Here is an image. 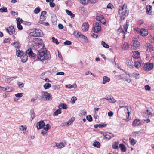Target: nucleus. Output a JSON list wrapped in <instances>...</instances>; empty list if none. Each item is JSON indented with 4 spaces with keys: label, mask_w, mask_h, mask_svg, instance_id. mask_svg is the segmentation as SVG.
Instances as JSON below:
<instances>
[{
    "label": "nucleus",
    "mask_w": 154,
    "mask_h": 154,
    "mask_svg": "<svg viewBox=\"0 0 154 154\" xmlns=\"http://www.w3.org/2000/svg\"><path fill=\"white\" fill-rule=\"evenodd\" d=\"M7 9L6 7H2L0 8V12L2 13L7 12Z\"/></svg>",
    "instance_id": "nucleus-39"
},
{
    "label": "nucleus",
    "mask_w": 154,
    "mask_h": 154,
    "mask_svg": "<svg viewBox=\"0 0 154 154\" xmlns=\"http://www.w3.org/2000/svg\"><path fill=\"white\" fill-rule=\"evenodd\" d=\"M51 86V84L49 83H45L44 85V88L45 89H48Z\"/></svg>",
    "instance_id": "nucleus-35"
},
{
    "label": "nucleus",
    "mask_w": 154,
    "mask_h": 154,
    "mask_svg": "<svg viewBox=\"0 0 154 154\" xmlns=\"http://www.w3.org/2000/svg\"><path fill=\"white\" fill-rule=\"evenodd\" d=\"M101 24L99 22H97L94 24L93 30L94 32L98 33L101 30Z\"/></svg>",
    "instance_id": "nucleus-4"
},
{
    "label": "nucleus",
    "mask_w": 154,
    "mask_h": 154,
    "mask_svg": "<svg viewBox=\"0 0 154 154\" xmlns=\"http://www.w3.org/2000/svg\"><path fill=\"white\" fill-rule=\"evenodd\" d=\"M153 65L152 63H147L144 65V68L145 70L149 71L153 68Z\"/></svg>",
    "instance_id": "nucleus-7"
},
{
    "label": "nucleus",
    "mask_w": 154,
    "mask_h": 154,
    "mask_svg": "<svg viewBox=\"0 0 154 154\" xmlns=\"http://www.w3.org/2000/svg\"><path fill=\"white\" fill-rule=\"evenodd\" d=\"M6 30L7 32L11 35L14 34L15 32L14 27L12 26L7 27L6 29Z\"/></svg>",
    "instance_id": "nucleus-8"
},
{
    "label": "nucleus",
    "mask_w": 154,
    "mask_h": 154,
    "mask_svg": "<svg viewBox=\"0 0 154 154\" xmlns=\"http://www.w3.org/2000/svg\"><path fill=\"white\" fill-rule=\"evenodd\" d=\"M104 16L100 14H97L96 17V19L98 21H100Z\"/></svg>",
    "instance_id": "nucleus-27"
},
{
    "label": "nucleus",
    "mask_w": 154,
    "mask_h": 154,
    "mask_svg": "<svg viewBox=\"0 0 154 154\" xmlns=\"http://www.w3.org/2000/svg\"><path fill=\"white\" fill-rule=\"evenodd\" d=\"M16 55L18 57H20L21 56V51H20L19 49H17V48L16 49Z\"/></svg>",
    "instance_id": "nucleus-50"
},
{
    "label": "nucleus",
    "mask_w": 154,
    "mask_h": 154,
    "mask_svg": "<svg viewBox=\"0 0 154 154\" xmlns=\"http://www.w3.org/2000/svg\"><path fill=\"white\" fill-rule=\"evenodd\" d=\"M105 138L108 139H109L114 137V135L113 134L109 132H107L106 134L105 135Z\"/></svg>",
    "instance_id": "nucleus-22"
},
{
    "label": "nucleus",
    "mask_w": 154,
    "mask_h": 154,
    "mask_svg": "<svg viewBox=\"0 0 154 154\" xmlns=\"http://www.w3.org/2000/svg\"><path fill=\"white\" fill-rule=\"evenodd\" d=\"M107 125L103 123H101L99 124H96L94 125V127L95 128H97L98 127L103 128L106 127Z\"/></svg>",
    "instance_id": "nucleus-25"
},
{
    "label": "nucleus",
    "mask_w": 154,
    "mask_h": 154,
    "mask_svg": "<svg viewBox=\"0 0 154 154\" xmlns=\"http://www.w3.org/2000/svg\"><path fill=\"white\" fill-rule=\"evenodd\" d=\"M81 33L77 31H75L74 32V35L77 37H79L81 35Z\"/></svg>",
    "instance_id": "nucleus-33"
},
{
    "label": "nucleus",
    "mask_w": 154,
    "mask_h": 154,
    "mask_svg": "<svg viewBox=\"0 0 154 154\" xmlns=\"http://www.w3.org/2000/svg\"><path fill=\"white\" fill-rule=\"evenodd\" d=\"M143 130H140L138 131H134L131 134V136L135 137L137 136H140L141 134V131Z\"/></svg>",
    "instance_id": "nucleus-16"
},
{
    "label": "nucleus",
    "mask_w": 154,
    "mask_h": 154,
    "mask_svg": "<svg viewBox=\"0 0 154 154\" xmlns=\"http://www.w3.org/2000/svg\"><path fill=\"white\" fill-rule=\"evenodd\" d=\"M47 14L46 11H43L41 12L39 20L45 21L46 18Z\"/></svg>",
    "instance_id": "nucleus-10"
},
{
    "label": "nucleus",
    "mask_w": 154,
    "mask_h": 154,
    "mask_svg": "<svg viewBox=\"0 0 154 154\" xmlns=\"http://www.w3.org/2000/svg\"><path fill=\"white\" fill-rule=\"evenodd\" d=\"M10 39L9 38H5L3 42L4 43H8L10 41Z\"/></svg>",
    "instance_id": "nucleus-63"
},
{
    "label": "nucleus",
    "mask_w": 154,
    "mask_h": 154,
    "mask_svg": "<svg viewBox=\"0 0 154 154\" xmlns=\"http://www.w3.org/2000/svg\"><path fill=\"white\" fill-rule=\"evenodd\" d=\"M101 45L103 47L106 48H108L109 47V45L103 41L101 42Z\"/></svg>",
    "instance_id": "nucleus-37"
},
{
    "label": "nucleus",
    "mask_w": 154,
    "mask_h": 154,
    "mask_svg": "<svg viewBox=\"0 0 154 154\" xmlns=\"http://www.w3.org/2000/svg\"><path fill=\"white\" fill-rule=\"evenodd\" d=\"M125 5H124L123 6H119V7L118 14L120 15V20L121 21H123L128 14V11L126 9H124Z\"/></svg>",
    "instance_id": "nucleus-2"
},
{
    "label": "nucleus",
    "mask_w": 154,
    "mask_h": 154,
    "mask_svg": "<svg viewBox=\"0 0 154 154\" xmlns=\"http://www.w3.org/2000/svg\"><path fill=\"white\" fill-rule=\"evenodd\" d=\"M64 43L65 45H69L72 44V42L70 41L66 40L64 42Z\"/></svg>",
    "instance_id": "nucleus-54"
},
{
    "label": "nucleus",
    "mask_w": 154,
    "mask_h": 154,
    "mask_svg": "<svg viewBox=\"0 0 154 154\" xmlns=\"http://www.w3.org/2000/svg\"><path fill=\"white\" fill-rule=\"evenodd\" d=\"M110 80V79L108 77L105 76L103 77V83L104 84H105L107 82H109Z\"/></svg>",
    "instance_id": "nucleus-23"
},
{
    "label": "nucleus",
    "mask_w": 154,
    "mask_h": 154,
    "mask_svg": "<svg viewBox=\"0 0 154 154\" xmlns=\"http://www.w3.org/2000/svg\"><path fill=\"white\" fill-rule=\"evenodd\" d=\"M108 101L110 103H114L116 102V101L115 99L112 97V98H109Z\"/></svg>",
    "instance_id": "nucleus-48"
},
{
    "label": "nucleus",
    "mask_w": 154,
    "mask_h": 154,
    "mask_svg": "<svg viewBox=\"0 0 154 154\" xmlns=\"http://www.w3.org/2000/svg\"><path fill=\"white\" fill-rule=\"evenodd\" d=\"M44 21L39 20V23L41 24L47 26L49 25V23L47 22H44Z\"/></svg>",
    "instance_id": "nucleus-42"
},
{
    "label": "nucleus",
    "mask_w": 154,
    "mask_h": 154,
    "mask_svg": "<svg viewBox=\"0 0 154 154\" xmlns=\"http://www.w3.org/2000/svg\"><path fill=\"white\" fill-rule=\"evenodd\" d=\"M20 130H22L24 133V131H26L27 128L26 127H24L23 125H21L20 127Z\"/></svg>",
    "instance_id": "nucleus-55"
},
{
    "label": "nucleus",
    "mask_w": 154,
    "mask_h": 154,
    "mask_svg": "<svg viewBox=\"0 0 154 154\" xmlns=\"http://www.w3.org/2000/svg\"><path fill=\"white\" fill-rule=\"evenodd\" d=\"M42 94L39 96V98L44 101H50L52 99L51 94L46 91H42Z\"/></svg>",
    "instance_id": "nucleus-3"
},
{
    "label": "nucleus",
    "mask_w": 154,
    "mask_h": 154,
    "mask_svg": "<svg viewBox=\"0 0 154 154\" xmlns=\"http://www.w3.org/2000/svg\"><path fill=\"white\" fill-rule=\"evenodd\" d=\"M141 64L139 62L136 61L134 63V66L136 68H138L140 66Z\"/></svg>",
    "instance_id": "nucleus-40"
},
{
    "label": "nucleus",
    "mask_w": 154,
    "mask_h": 154,
    "mask_svg": "<svg viewBox=\"0 0 154 154\" xmlns=\"http://www.w3.org/2000/svg\"><path fill=\"white\" fill-rule=\"evenodd\" d=\"M44 126L45 127L43 128L46 131H47L50 128V125L49 124H47L45 126V125Z\"/></svg>",
    "instance_id": "nucleus-43"
},
{
    "label": "nucleus",
    "mask_w": 154,
    "mask_h": 154,
    "mask_svg": "<svg viewBox=\"0 0 154 154\" xmlns=\"http://www.w3.org/2000/svg\"><path fill=\"white\" fill-rule=\"evenodd\" d=\"M30 35L34 37H42L43 34L40 29H35L33 32L30 33Z\"/></svg>",
    "instance_id": "nucleus-5"
},
{
    "label": "nucleus",
    "mask_w": 154,
    "mask_h": 154,
    "mask_svg": "<svg viewBox=\"0 0 154 154\" xmlns=\"http://www.w3.org/2000/svg\"><path fill=\"white\" fill-rule=\"evenodd\" d=\"M11 45L12 46L14 45V47L17 48V49H19V48L20 47L21 45L19 42H15L11 44Z\"/></svg>",
    "instance_id": "nucleus-20"
},
{
    "label": "nucleus",
    "mask_w": 154,
    "mask_h": 154,
    "mask_svg": "<svg viewBox=\"0 0 154 154\" xmlns=\"http://www.w3.org/2000/svg\"><path fill=\"white\" fill-rule=\"evenodd\" d=\"M139 74L136 72H133L132 73H131V74H128V75L129 77L134 78L136 79H138L139 78Z\"/></svg>",
    "instance_id": "nucleus-15"
},
{
    "label": "nucleus",
    "mask_w": 154,
    "mask_h": 154,
    "mask_svg": "<svg viewBox=\"0 0 154 154\" xmlns=\"http://www.w3.org/2000/svg\"><path fill=\"white\" fill-rule=\"evenodd\" d=\"M66 13L68 15H70L71 16V18H73L74 17L75 15L74 14H72L70 11H69L68 10H66Z\"/></svg>",
    "instance_id": "nucleus-30"
},
{
    "label": "nucleus",
    "mask_w": 154,
    "mask_h": 154,
    "mask_svg": "<svg viewBox=\"0 0 154 154\" xmlns=\"http://www.w3.org/2000/svg\"><path fill=\"white\" fill-rule=\"evenodd\" d=\"M26 53L28 54L29 56L30 57H37L38 60H40L42 61H43L48 59L50 55L49 52H47L45 48L43 50L41 49L38 51L37 55L33 53L31 48H29L26 51Z\"/></svg>",
    "instance_id": "nucleus-1"
},
{
    "label": "nucleus",
    "mask_w": 154,
    "mask_h": 154,
    "mask_svg": "<svg viewBox=\"0 0 154 154\" xmlns=\"http://www.w3.org/2000/svg\"><path fill=\"white\" fill-rule=\"evenodd\" d=\"M144 21L142 20H140L138 21V24L139 25H141L144 23Z\"/></svg>",
    "instance_id": "nucleus-59"
},
{
    "label": "nucleus",
    "mask_w": 154,
    "mask_h": 154,
    "mask_svg": "<svg viewBox=\"0 0 154 154\" xmlns=\"http://www.w3.org/2000/svg\"><path fill=\"white\" fill-rule=\"evenodd\" d=\"M72 100V103H74L75 102V101L77 100V98L75 97H72L71 99Z\"/></svg>",
    "instance_id": "nucleus-56"
},
{
    "label": "nucleus",
    "mask_w": 154,
    "mask_h": 154,
    "mask_svg": "<svg viewBox=\"0 0 154 154\" xmlns=\"http://www.w3.org/2000/svg\"><path fill=\"white\" fill-rule=\"evenodd\" d=\"M86 119L89 122H91L92 120V117L91 115H88L86 117Z\"/></svg>",
    "instance_id": "nucleus-49"
},
{
    "label": "nucleus",
    "mask_w": 154,
    "mask_h": 154,
    "mask_svg": "<svg viewBox=\"0 0 154 154\" xmlns=\"http://www.w3.org/2000/svg\"><path fill=\"white\" fill-rule=\"evenodd\" d=\"M61 113V111L60 109H59L56 110L53 113V115L54 116H57L59 114Z\"/></svg>",
    "instance_id": "nucleus-36"
},
{
    "label": "nucleus",
    "mask_w": 154,
    "mask_h": 154,
    "mask_svg": "<svg viewBox=\"0 0 154 154\" xmlns=\"http://www.w3.org/2000/svg\"><path fill=\"white\" fill-rule=\"evenodd\" d=\"M17 85H18V87L20 88H21L24 86V84L23 83H21L20 82H17Z\"/></svg>",
    "instance_id": "nucleus-53"
},
{
    "label": "nucleus",
    "mask_w": 154,
    "mask_h": 154,
    "mask_svg": "<svg viewBox=\"0 0 154 154\" xmlns=\"http://www.w3.org/2000/svg\"><path fill=\"white\" fill-rule=\"evenodd\" d=\"M93 145L94 147L99 148L100 147V143L99 142L96 141L93 143Z\"/></svg>",
    "instance_id": "nucleus-34"
},
{
    "label": "nucleus",
    "mask_w": 154,
    "mask_h": 154,
    "mask_svg": "<svg viewBox=\"0 0 154 154\" xmlns=\"http://www.w3.org/2000/svg\"><path fill=\"white\" fill-rule=\"evenodd\" d=\"M150 115H151L152 116H154V110L152 108V110H151L150 112H149Z\"/></svg>",
    "instance_id": "nucleus-64"
},
{
    "label": "nucleus",
    "mask_w": 154,
    "mask_h": 154,
    "mask_svg": "<svg viewBox=\"0 0 154 154\" xmlns=\"http://www.w3.org/2000/svg\"><path fill=\"white\" fill-rule=\"evenodd\" d=\"M52 42L54 43H55L57 45H58L59 44V42L57 39H55V38L54 37H52Z\"/></svg>",
    "instance_id": "nucleus-47"
},
{
    "label": "nucleus",
    "mask_w": 154,
    "mask_h": 154,
    "mask_svg": "<svg viewBox=\"0 0 154 154\" xmlns=\"http://www.w3.org/2000/svg\"><path fill=\"white\" fill-rule=\"evenodd\" d=\"M129 140H130V143L131 145L134 146L136 143V141L134 139L130 138Z\"/></svg>",
    "instance_id": "nucleus-38"
},
{
    "label": "nucleus",
    "mask_w": 154,
    "mask_h": 154,
    "mask_svg": "<svg viewBox=\"0 0 154 154\" xmlns=\"http://www.w3.org/2000/svg\"><path fill=\"white\" fill-rule=\"evenodd\" d=\"M34 42L35 44L40 45L42 44V41L41 39H39V38H36L34 41Z\"/></svg>",
    "instance_id": "nucleus-21"
},
{
    "label": "nucleus",
    "mask_w": 154,
    "mask_h": 154,
    "mask_svg": "<svg viewBox=\"0 0 154 154\" xmlns=\"http://www.w3.org/2000/svg\"><path fill=\"white\" fill-rule=\"evenodd\" d=\"M40 11V9L39 7L36 8L34 11V12L35 14L38 13Z\"/></svg>",
    "instance_id": "nucleus-51"
},
{
    "label": "nucleus",
    "mask_w": 154,
    "mask_h": 154,
    "mask_svg": "<svg viewBox=\"0 0 154 154\" xmlns=\"http://www.w3.org/2000/svg\"><path fill=\"white\" fill-rule=\"evenodd\" d=\"M17 21V24H21L22 23V19H20V18H17L16 19Z\"/></svg>",
    "instance_id": "nucleus-45"
},
{
    "label": "nucleus",
    "mask_w": 154,
    "mask_h": 154,
    "mask_svg": "<svg viewBox=\"0 0 154 154\" xmlns=\"http://www.w3.org/2000/svg\"><path fill=\"white\" fill-rule=\"evenodd\" d=\"M89 24L87 22L84 23L82 26V29L84 31H88L89 29Z\"/></svg>",
    "instance_id": "nucleus-12"
},
{
    "label": "nucleus",
    "mask_w": 154,
    "mask_h": 154,
    "mask_svg": "<svg viewBox=\"0 0 154 154\" xmlns=\"http://www.w3.org/2000/svg\"><path fill=\"white\" fill-rule=\"evenodd\" d=\"M23 93H19L15 94V96L17 97H21L23 95Z\"/></svg>",
    "instance_id": "nucleus-44"
},
{
    "label": "nucleus",
    "mask_w": 154,
    "mask_h": 154,
    "mask_svg": "<svg viewBox=\"0 0 154 154\" xmlns=\"http://www.w3.org/2000/svg\"><path fill=\"white\" fill-rule=\"evenodd\" d=\"M133 56L134 58H138L140 57V53L138 51H135L133 52Z\"/></svg>",
    "instance_id": "nucleus-24"
},
{
    "label": "nucleus",
    "mask_w": 154,
    "mask_h": 154,
    "mask_svg": "<svg viewBox=\"0 0 154 154\" xmlns=\"http://www.w3.org/2000/svg\"><path fill=\"white\" fill-rule=\"evenodd\" d=\"M126 64L130 68H132L133 67L131 65V63L129 60L127 59L126 60Z\"/></svg>",
    "instance_id": "nucleus-29"
},
{
    "label": "nucleus",
    "mask_w": 154,
    "mask_h": 154,
    "mask_svg": "<svg viewBox=\"0 0 154 154\" xmlns=\"http://www.w3.org/2000/svg\"><path fill=\"white\" fill-rule=\"evenodd\" d=\"M119 147L120 148V149L122 152H125L126 151V147L125 145L123 144H120L119 145Z\"/></svg>",
    "instance_id": "nucleus-26"
},
{
    "label": "nucleus",
    "mask_w": 154,
    "mask_h": 154,
    "mask_svg": "<svg viewBox=\"0 0 154 154\" xmlns=\"http://www.w3.org/2000/svg\"><path fill=\"white\" fill-rule=\"evenodd\" d=\"M6 91L8 92H10L12 91L14 88L12 87H6Z\"/></svg>",
    "instance_id": "nucleus-41"
},
{
    "label": "nucleus",
    "mask_w": 154,
    "mask_h": 154,
    "mask_svg": "<svg viewBox=\"0 0 154 154\" xmlns=\"http://www.w3.org/2000/svg\"><path fill=\"white\" fill-rule=\"evenodd\" d=\"M128 27V22H126L124 26V28L125 32H127V30Z\"/></svg>",
    "instance_id": "nucleus-46"
},
{
    "label": "nucleus",
    "mask_w": 154,
    "mask_h": 154,
    "mask_svg": "<svg viewBox=\"0 0 154 154\" xmlns=\"http://www.w3.org/2000/svg\"><path fill=\"white\" fill-rule=\"evenodd\" d=\"M129 44L127 42H125L122 45V48L123 50H127L129 47Z\"/></svg>",
    "instance_id": "nucleus-17"
},
{
    "label": "nucleus",
    "mask_w": 154,
    "mask_h": 154,
    "mask_svg": "<svg viewBox=\"0 0 154 154\" xmlns=\"http://www.w3.org/2000/svg\"><path fill=\"white\" fill-rule=\"evenodd\" d=\"M100 22L103 24H105L106 23V20L104 19V17H103V18L100 21Z\"/></svg>",
    "instance_id": "nucleus-58"
},
{
    "label": "nucleus",
    "mask_w": 154,
    "mask_h": 154,
    "mask_svg": "<svg viewBox=\"0 0 154 154\" xmlns=\"http://www.w3.org/2000/svg\"><path fill=\"white\" fill-rule=\"evenodd\" d=\"M45 125V123L44 121L41 120L37 123L36 127L38 129H39L43 128Z\"/></svg>",
    "instance_id": "nucleus-11"
},
{
    "label": "nucleus",
    "mask_w": 154,
    "mask_h": 154,
    "mask_svg": "<svg viewBox=\"0 0 154 154\" xmlns=\"http://www.w3.org/2000/svg\"><path fill=\"white\" fill-rule=\"evenodd\" d=\"M28 56L27 54H25L24 55L21 56V58L23 62H26L27 60Z\"/></svg>",
    "instance_id": "nucleus-19"
},
{
    "label": "nucleus",
    "mask_w": 154,
    "mask_h": 154,
    "mask_svg": "<svg viewBox=\"0 0 154 154\" xmlns=\"http://www.w3.org/2000/svg\"><path fill=\"white\" fill-rule=\"evenodd\" d=\"M55 146L56 147H57L59 148H61L64 147V145L63 143H57V144H55Z\"/></svg>",
    "instance_id": "nucleus-28"
},
{
    "label": "nucleus",
    "mask_w": 154,
    "mask_h": 154,
    "mask_svg": "<svg viewBox=\"0 0 154 154\" xmlns=\"http://www.w3.org/2000/svg\"><path fill=\"white\" fill-rule=\"evenodd\" d=\"M145 47L148 48L146 49L148 51H152L153 50L154 48L153 46L149 43L146 44L145 45Z\"/></svg>",
    "instance_id": "nucleus-18"
},
{
    "label": "nucleus",
    "mask_w": 154,
    "mask_h": 154,
    "mask_svg": "<svg viewBox=\"0 0 154 154\" xmlns=\"http://www.w3.org/2000/svg\"><path fill=\"white\" fill-rule=\"evenodd\" d=\"M17 27L18 29L20 30H22L23 29V27L21 24H17Z\"/></svg>",
    "instance_id": "nucleus-62"
},
{
    "label": "nucleus",
    "mask_w": 154,
    "mask_h": 154,
    "mask_svg": "<svg viewBox=\"0 0 154 154\" xmlns=\"http://www.w3.org/2000/svg\"><path fill=\"white\" fill-rule=\"evenodd\" d=\"M146 13L149 15H151L152 12L151 11L152 9V6L148 5L146 6Z\"/></svg>",
    "instance_id": "nucleus-14"
},
{
    "label": "nucleus",
    "mask_w": 154,
    "mask_h": 154,
    "mask_svg": "<svg viewBox=\"0 0 154 154\" xmlns=\"http://www.w3.org/2000/svg\"><path fill=\"white\" fill-rule=\"evenodd\" d=\"M131 45L132 49L136 50L139 48L140 44L139 42L135 39L132 40L131 43Z\"/></svg>",
    "instance_id": "nucleus-6"
},
{
    "label": "nucleus",
    "mask_w": 154,
    "mask_h": 154,
    "mask_svg": "<svg viewBox=\"0 0 154 154\" xmlns=\"http://www.w3.org/2000/svg\"><path fill=\"white\" fill-rule=\"evenodd\" d=\"M41 134L44 136H45L47 135L48 133L46 131L42 130L41 131Z\"/></svg>",
    "instance_id": "nucleus-57"
},
{
    "label": "nucleus",
    "mask_w": 154,
    "mask_h": 154,
    "mask_svg": "<svg viewBox=\"0 0 154 154\" xmlns=\"http://www.w3.org/2000/svg\"><path fill=\"white\" fill-rule=\"evenodd\" d=\"M140 33L142 36H145L148 35V32L146 29H142L140 32Z\"/></svg>",
    "instance_id": "nucleus-13"
},
{
    "label": "nucleus",
    "mask_w": 154,
    "mask_h": 154,
    "mask_svg": "<svg viewBox=\"0 0 154 154\" xmlns=\"http://www.w3.org/2000/svg\"><path fill=\"white\" fill-rule=\"evenodd\" d=\"M75 118L74 117H72L70 119L68 122L69 123V124L70 125L72 124L73 122L75 120Z\"/></svg>",
    "instance_id": "nucleus-52"
},
{
    "label": "nucleus",
    "mask_w": 154,
    "mask_h": 154,
    "mask_svg": "<svg viewBox=\"0 0 154 154\" xmlns=\"http://www.w3.org/2000/svg\"><path fill=\"white\" fill-rule=\"evenodd\" d=\"M152 110V108H150L149 109H148L147 110L145 111V113L148 114V115H150V113H149V112H150L151 110Z\"/></svg>",
    "instance_id": "nucleus-61"
},
{
    "label": "nucleus",
    "mask_w": 154,
    "mask_h": 154,
    "mask_svg": "<svg viewBox=\"0 0 154 154\" xmlns=\"http://www.w3.org/2000/svg\"><path fill=\"white\" fill-rule=\"evenodd\" d=\"M119 104L120 107L121 108L124 107L125 106V103L123 100L120 101Z\"/></svg>",
    "instance_id": "nucleus-31"
},
{
    "label": "nucleus",
    "mask_w": 154,
    "mask_h": 154,
    "mask_svg": "<svg viewBox=\"0 0 154 154\" xmlns=\"http://www.w3.org/2000/svg\"><path fill=\"white\" fill-rule=\"evenodd\" d=\"M142 122L140 119H135L132 123V125L134 127H136L140 125L141 124Z\"/></svg>",
    "instance_id": "nucleus-9"
},
{
    "label": "nucleus",
    "mask_w": 154,
    "mask_h": 154,
    "mask_svg": "<svg viewBox=\"0 0 154 154\" xmlns=\"http://www.w3.org/2000/svg\"><path fill=\"white\" fill-rule=\"evenodd\" d=\"M145 90H150L151 89V87L149 85H146L145 86Z\"/></svg>",
    "instance_id": "nucleus-60"
},
{
    "label": "nucleus",
    "mask_w": 154,
    "mask_h": 154,
    "mask_svg": "<svg viewBox=\"0 0 154 154\" xmlns=\"http://www.w3.org/2000/svg\"><path fill=\"white\" fill-rule=\"evenodd\" d=\"M119 143L118 142H115L112 145V147L113 149H116L118 148Z\"/></svg>",
    "instance_id": "nucleus-32"
}]
</instances>
